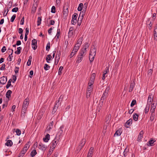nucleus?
<instances>
[{
  "label": "nucleus",
  "instance_id": "9",
  "mask_svg": "<svg viewBox=\"0 0 157 157\" xmlns=\"http://www.w3.org/2000/svg\"><path fill=\"white\" fill-rule=\"evenodd\" d=\"M32 48L34 50H35L37 48V41L36 39H34L32 40Z\"/></svg>",
  "mask_w": 157,
  "mask_h": 157
},
{
  "label": "nucleus",
  "instance_id": "61",
  "mask_svg": "<svg viewBox=\"0 0 157 157\" xmlns=\"http://www.w3.org/2000/svg\"><path fill=\"white\" fill-rule=\"evenodd\" d=\"M6 65L5 64H3L0 68V70H3L5 69Z\"/></svg>",
  "mask_w": 157,
  "mask_h": 157
},
{
  "label": "nucleus",
  "instance_id": "29",
  "mask_svg": "<svg viewBox=\"0 0 157 157\" xmlns=\"http://www.w3.org/2000/svg\"><path fill=\"white\" fill-rule=\"evenodd\" d=\"M6 145L7 146H11L13 145V142L11 140H8L6 143Z\"/></svg>",
  "mask_w": 157,
  "mask_h": 157
},
{
  "label": "nucleus",
  "instance_id": "6",
  "mask_svg": "<svg viewBox=\"0 0 157 157\" xmlns=\"http://www.w3.org/2000/svg\"><path fill=\"white\" fill-rule=\"evenodd\" d=\"M78 16V14L75 13L72 16L71 23L73 25H75L77 22V18Z\"/></svg>",
  "mask_w": 157,
  "mask_h": 157
},
{
  "label": "nucleus",
  "instance_id": "11",
  "mask_svg": "<svg viewBox=\"0 0 157 157\" xmlns=\"http://www.w3.org/2000/svg\"><path fill=\"white\" fill-rule=\"evenodd\" d=\"M29 104V99L26 98L24 101L22 106V108H27Z\"/></svg>",
  "mask_w": 157,
  "mask_h": 157
},
{
  "label": "nucleus",
  "instance_id": "37",
  "mask_svg": "<svg viewBox=\"0 0 157 157\" xmlns=\"http://www.w3.org/2000/svg\"><path fill=\"white\" fill-rule=\"evenodd\" d=\"M63 66H61L59 67V72H58V73H59V75H61L62 74V71L63 70Z\"/></svg>",
  "mask_w": 157,
  "mask_h": 157
},
{
  "label": "nucleus",
  "instance_id": "50",
  "mask_svg": "<svg viewBox=\"0 0 157 157\" xmlns=\"http://www.w3.org/2000/svg\"><path fill=\"white\" fill-rule=\"evenodd\" d=\"M128 151V149L127 148H126L124 151V156H126L127 155V152Z\"/></svg>",
  "mask_w": 157,
  "mask_h": 157
},
{
  "label": "nucleus",
  "instance_id": "39",
  "mask_svg": "<svg viewBox=\"0 0 157 157\" xmlns=\"http://www.w3.org/2000/svg\"><path fill=\"white\" fill-rule=\"evenodd\" d=\"M63 95H60V96L59 97V98L57 101L60 102L61 103V102H62V101H63Z\"/></svg>",
  "mask_w": 157,
  "mask_h": 157
},
{
  "label": "nucleus",
  "instance_id": "32",
  "mask_svg": "<svg viewBox=\"0 0 157 157\" xmlns=\"http://www.w3.org/2000/svg\"><path fill=\"white\" fill-rule=\"evenodd\" d=\"M17 50L15 52V53L17 55L21 53V50L22 49V48L21 47H18L17 48Z\"/></svg>",
  "mask_w": 157,
  "mask_h": 157
},
{
  "label": "nucleus",
  "instance_id": "44",
  "mask_svg": "<svg viewBox=\"0 0 157 157\" xmlns=\"http://www.w3.org/2000/svg\"><path fill=\"white\" fill-rule=\"evenodd\" d=\"M50 43L49 42L47 44V46H46V50L47 51H49V50L50 49Z\"/></svg>",
  "mask_w": 157,
  "mask_h": 157
},
{
  "label": "nucleus",
  "instance_id": "30",
  "mask_svg": "<svg viewBox=\"0 0 157 157\" xmlns=\"http://www.w3.org/2000/svg\"><path fill=\"white\" fill-rule=\"evenodd\" d=\"M11 51L12 52L10 54H9V56L7 58L8 60L9 61H11L12 60V58L13 57L12 54L13 52V49H11Z\"/></svg>",
  "mask_w": 157,
  "mask_h": 157
},
{
  "label": "nucleus",
  "instance_id": "57",
  "mask_svg": "<svg viewBox=\"0 0 157 157\" xmlns=\"http://www.w3.org/2000/svg\"><path fill=\"white\" fill-rule=\"evenodd\" d=\"M60 54L59 53H57L56 55V58H58V62L59 61V59H60Z\"/></svg>",
  "mask_w": 157,
  "mask_h": 157
},
{
  "label": "nucleus",
  "instance_id": "36",
  "mask_svg": "<svg viewBox=\"0 0 157 157\" xmlns=\"http://www.w3.org/2000/svg\"><path fill=\"white\" fill-rule=\"evenodd\" d=\"M138 116L135 113L133 115V119L135 121H136L138 119Z\"/></svg>",
  "mask_w": 157,
  "mask_h": 157
},
{
  "label": "nucleus",
  "instance_id": "56",
  "mask_svg": "<svg viewBox=\"0 0 157 157\" xmlns=\"http://www.w3.org/2000/svg\"><path fill=\"white\" fill-rule=\"evenodd\" d=\"M73 28L72 27H70L69 29V34H70L71 35H72L73 34L72 31H73Z\"/></svg>",
  "mask_w": 157,
  "mask_h": 157
},
{
  "label": "nucleus",
  "instance_id": "52",
  "mask_svg": "<svg viewBox=\"0 0 157 157\" xmlns=\"http://www.w3.org/2000/svg\"><path fill=\"white\" fill-rule=\"evenodd\" d=\"M31 59L32 58L31 57L30 59V57L29 58V59L27 62V64L28 66H29L31 65Z\"/></svg>",
  "mask_w": 157,
  "mask_h": 157
},
{
  "label": "nucleus",
  "instance_id": "19",
  "mask_svg": "<svg viewBox=\"0 0 157 157\" xmlns=\"http://www.w3.org/2000/svg\"><path fill=\"white\" fill-rule=\"evenodd\" d=\"M144 134V132L143 131H141L140 132L139 135L138 137L137 140L140 141L141 139L143 138V136Z\"/></svg>",
  "mask_w": 157,
  "mask_h": 157
},
{
  "label": "nucleus",
  "instance_id": "4",
  "mask_svg": "<svg viewBox=\"0 0 157 157\" xmlns=\"http://www.w3.org/2000/svg\"><path fill=\"white\" fill-rule=\"evenodd\" d=\"M109 89V88L108 87L106 88L105 91L104 92L101 98V100H102V102H103V101L105 100L106 99L107 97L108 96V94Z\"/></svg>",
  "mask_w": 157,
  "mask_h": 157
},
{
  "label": "nucleus",
  "instance_id": "43",
  "mask_svg": "<svg viewBox=\"0 0 157 157\" xmlns=\"http://www.w3.org/2000/svg\"><path fill=\"white\" fill-rule=\"evenodd\" d=\"M155 115L154 114H151L150 117V120L151 121H152L154 119Z\"/></svg>",
  "mask_w": 157,
  "mask_h": 157
},
{
  "label": "nucleus",
  "instance_id": "42",
  "mask_svg": "<svg viewBox=\"0 0 157 157\" xmlns=\"http://www.w3.org/2000/svg\"><path fill=\"white\" fill-rule=\"evenodd\" d=\"M80 46H78V45L75 44L73 48L74 49V50H75V51H78L79 49Z\"/></svg>",
  "mask_w": 157,
  "mask_h": 157
},
{
  "label": "nucleus",
  "instance_id": "21",
  "mask_svg": "<svg viewBox=\"0 0 157 157\" xmlns=\"http://www.w3.org/2000/svg\"><path fill=\"white\" fill-rule=\"evenodd\" d=\"M147 23H149L148 25V28L150 30H151L152 28V23L151 22V21H150V19H148L147 21Z\"/></svg>",
  "mask_w": 157,
  "mask_h": 157
},
{
  "label": "nucleus",
  "instance_id": "45",
  "mask_svg": "<svg viewBox=\"0 0 157 157\" xmlns=\"http://www.w3.org/2000/svg\"><path fill=\"white\" fill-rule=\"evenodd\" d=\"M16 17V14H14L13 15V16L12 17L11 19H10V21L12 22H13L14 20H15V18Z\"/></svg>",
  "mask_w": 157,
  "mask_h": 157
},
{
  "label": "nucleus",
  "instance_id": "35",
  "mask_svg": "<svg viewBox=\"0 0 157 157\" xmlns=\"http://www.w3.org/2000/svg\"><path fill=\"white\" fill-rule=\"evenodd\" d=\"M12 80L11 79H10L9 81H8V82H7V84L6 85V89H8L9 88V87L10 86H11V83L12 82Z\"/></svg>",
  "mask_w": 157,
  "mask_h": 157
},
{
  "label": "nucleus",
  "instance_id": "33",
  "mask_svg": "<svg viewBox=\"0 0 157 157\" xmlns=\"http://www.w3.org/2000/svg\"><path fill=\"white\" fill-rule=\"evenodd\" d=\"M42 20L41 17H38L37 18V26H39L41 23V21Z\"/></svg>",
  "mask_w": 157,
  "mask_h": 157
},
{
  "label": "nucleus",
  "instance_id": "47",
  "mask_svg": "<svg viewBox=\"0 0 157 157\" xmlns=\"http://www.w3.org/2000/svg\"><path fill=\"white\" fill-rule=\"evenodd\" d=\"M51 12L53 13H55L56 12V8L54 6H52L51 9Z\"/></svg>",
  "mask_w": 157,
  "mask_h": 157
},
{
  "label": "nucleus",
  "instance_id": "12",
  "mask_svg": "<svg viewBox=\"0 0 157 157\" xmlns=\"http://www.w3.org/2000/svg\"><path fill=\"white\" fill-rule=\"evenodd\" d=\"M68 13V8L65 6H63V15L64 16L66 17L67 16Z\"/></svg>",
  "mask_w": 157,
  "mask_h": 157
},
{
  "label": "nucleus",
  "instance_id": "51",
  "mask_svg": "<svg viewBox=\"0 0 157 157\" xmlns=\"http://www.w3.org/2000/svg\"><path fill=\"white\" fill-rule=\"evenodd\" d=\"M86 143V140L85 139H82V140L80 141V144L82 145L83 144V146L85 145Z\"/></svg>",
  "mask_w": 157,
  "mask_h": 157
},
{
  "label": "nucleus",
  "instance_id": "55",
  "mask_svg": "<svg viewBox=\"0 0 157 157\" xmlns=\"http://www.w3.org/2000/svg\"><path fill=\"white\" fill-rule=\"evenodd\" d=\"M152 73V69H150L148 71L147 74L148 75H150V76H151V75Z\"/></svg>",
  "mask_w": 157,
  "mask_h": 157
},
{
  "label": "nucleus",
  "instance_id": "7",
  "mask_svg": "<svg viewBox=\"0 0 157 157\" xmlns=\"http://www.w3.org/2000/svg\"><path fill=\"white\" fill-rule=\"evenodd\" d=\"M38 148L40 150L44 151L46 150L47 146L42 143H40L38 145Z\"/></svg>",
  "mask_w": 157,
  "mask_h": 157
},
{
  "label": "nucleus",
  "instance_id": "10",
  "mask_svg": "<svg viewBox=\"0 0 157 157\" xmlns=\"http://www.w3.org/2000/svg\"><path fill=\"white\" fill-rule=\"evenodd\" d=\"M37 1H36L35 2V3H34L33 4V6L32 8V9H31V13H35L37 7Z\"/></svg>",
  "mask_w": 157,
  "mask_h": 157
},
{
  "label": "nucleus",
  "instance_id": "53",
  "mask_svg": "<svg viewBox=\"0 0 157 157\" xmlns=\"http://www.w3.org/2000/svg\"><path fill=\"white\" fill-rule=\"evenodd\" d=\"M95 77V73H93L92 74V75H91L90 79H91L92 80H94Z\"/></svg>",
  "mask_w": 157,
  "mask_h": 157
},
{
  "label": "nucleus",
  "instance_id": "18",
  "mask_svg": "<svg viewBox=\"0 0 157 157\" xmlns=\"http://www.w3.org/2000/svg\"><path fill=\"white\" fill-rule=\"evenodd\" d=\"M62 107L63 106H61V103L56 101L55 103L54 106L53 108H59V107Z\"/></svg>",
  "mask_w": 157,
  "mask_h": 157
},
{
  "label": "nucleus",
  "instance_id": "13",
  "mask_svg": "<svg viewBox=\"0 0 157 157\" xmlns=\"http://www.w3.org/2000/svg\"><path fill=\"white\" fill-rule=\"evenodd\" d=\"M96 51V50L95 48V47L93 46V47H91V49H90V54L92 55H93V56H95Z\"/></svg>",
  "mask_w": 157,
  "mask_h": 157
},
{
  "label": "nucleus",
  "instance_id": "17",
  "mask_svg": "<svg viewBox=\"0 0 157 157\" xmlns=\"http://www.w3.org/2000/svg\"><path fill=\"white\" fill-rule=\"evenodd\" d=\"M109 69L108 67H106L105 69V70L104 71L103 74V76L102 77V79L103 80H104L105 79V74L108 73L109 72Z\"/></svg>",
  "mask_w": 157,
  "mask_h": 157
},
{
  "label": "nucleus",
  "instance_id": "23",
  "mask_svg": "<svg viewBox=\"0 0 157 157\" xmlns=\"http://www.w3.org/2000/svg\"><path fill=\"white\" fill-rule=\"evenodd\" d=\"M81 13H80L78 18V24L79 21H80V24L79 25H81L82 23V20L83 19V16H82V15H81Z\"/></svg>",
  "mask_w": 157,
  "mask_h": 157
},
{
  "label": "nucleus",
  "instance_id": "62",
  "mask_svg": "<svg viewBox=\"0 0 157 157\" xmlns=\"http://www.w3.org/2000/svg\"><path fill=\"white\" fill-rule=\"evenodd\" d=\"M6 50V48L5 46H4L2 49L1 51L2 53L4 52Z\"/></svg>",
  "mask_w": 157,
  "mask_h": 157
},
{
  "label": "nucleus",
  "instance_id": "54",
  "mask_svg": "<svg viewBox=\"0 0 157 157\" xmlns=\"http://www.w3.org/2000/svg\"><path fill=\"white\" fill-rule=\"evenodd\" d=\"M18 7H15L12 10V11L13 12H17L18 11Z\"/></svg>",
  "mask_w": 157,
  "mask_h": 157
},
{
  "label": "nucleus",
  "instance_id": "24",
  "mask_svg": "<svg viewBox=\"0 0 157 157\" xmlns=\"http://www.w3.org/2000/svg\"><path fill=\"white\" fill-rule=\"evenodd\" d=\"M94 83V80L91 79H90L88 83V87L92 88H93V84Z\"/></svg>",
  "mask_w": 157,
  "mask_h": 157
},
{
  "label": "nucleus",
  "instance_id": "48",
  "mask_svg": "<svg viewBox=\"0 0 157 157\" xmlns=\"http://www.w3.org/2000/svg\"><path fill=\"white\" fill-rule=\"evenodd\" d=\"M155 141V140H150L148 142L150 146L153 145V144Z\"/></svg>",
  "mask_w": 157,
  "mask_h": 157
},
{
  "label": "nucleus",
  "instance_id": "63",
  "mask_svg": "<svg viewBox=\"0 0 157 157\" xmlns=\"http://www.w3.org/2000/svg\"><path fill=\"white\" fill-rule=\"evenodd\" d=\"M154 36L155 40H157V33H154Z\"/></svg>",
  "mask_w": 157,
  "mask_h": 157
},
{
  "label": "nucleus",
  "instance_id": "14",
  "mask_svg": "<svg viewBox=\"0 0 157 157\" xmlns=\"http://www.w3.org/2000/svg\"><path fill=\"white\" fill-rule=\"evenodd\" d=\"M7 80V77L5 76H3L0 78V82L2 84H5Z\"/></svg>",
  "mask_w": 157,
  "mask_h": 157
},
{
  "label": "nucleus",
  "instance_id": "64",
  "mask_svg": "<svg viewBox=\"0 0 157 157\" xmlns=\"http://www.w3.org/2000/svg\"><path fill=\"white\" fill-rule=\"evenodd\" d=\"M23 32V30L22 29L20 28L18 29V33L20 34H22Z\"/></svg>",
  "mask_w": 157,
  "mask_h": 157
},
{
  "label": "nucleus",
  "instance_id": "41",
  "mask_svg": "<svg viewBox=\"0 0 157 157\" xmlns=\"http://www.w3.org/2000/svg\"><path fill=\"white\" fill-rule=\"evenodd\" d=\"M16 134L18 136H19L21 135V130L19 129H17L16 130Z\"/></svg>",
  "mask_w": 157,
  "mask_h": 157
},
{
  "label": "nucleus",
  "instance_id": "25",
  "mask_svg": "<svg viewBox=\"0 0 157 157\" xmlns=\"http://www.w3.org/2000/svg\"><path fill=\"white\" fill-rule=\"evenodd\" d=\"M111 116L110 114L108 115L105 119V122H106L107 124L109 123L111 120Z\"/></svg>",
  "mask_w": 157,
  "mask_h": 157
},
{
  "label": "nucleus",
  "instance_id": "28",
  "mask_svg": "<svg viewBox=\"0 0 157 157\" xmlns=\"http://www.w3.org/2000/svg\"><path fill=\"white\" fill-rule=\"evenodd\" d=\"M121 132L122 131L121 130L119 129L116 131L114 135V136H120L121 134Z\"/></svg>",
  "mask_w": 157,
  "mask_h": 157
},
{
  "label": "nucleus",
  "instance_id": "26",
  "mask_svg": "<svg viewBox=\"0 0 157 157\" xmlns=\"http://www.w3.org/2000/svg\"><path fill=\"white\" fill-rule=\"evenodd\" d=\"M29 142H28L25 145L24 148L22 149L24 150H25V151H27V150L28 149L29 147Z\"/></svg>",
  "mask_w": 157,
  "mask_h": 157
},
{
  "label": "nucleus",
  "instance_id": "20",
  "mask_svg": "<svg viewBox=\"0 0 157 157\" xmlns=\"http://www.w3.org/2000/svg\"><path fill=\"white\" fill-rule=\"evenodd\" d=\"M50 136L49 134H47L45 137L43 138L44 141L45 142H47L50 139Z\"/></svg>",
  "mask_w": 157,
  "mask_h": 157
},
{
  "label": "nucleus",
  "instance_id": "27",
  "mask_svg": "<svg viewBox=\"0 0 157 157\" xmlns=\"http://www.w3.org/2000/svg\"><path fill=\"white\" fill-rule=\"evenodd\" d=\"M12 93V91L11 90H8L6 94V97L8 99L11 97V95Z\"/></svg>",
  "mask_w": 157,
  "mask_h": 157
},
{
  "label": "nucleus",
  "instance_id": "22",
  "mask_svg": "<svg viewBox=\"0 0 157 157\" xmlns=\"http://www.w3.org/2000/svg\"><path fill=\"white\" fill-rule=\"evenodd\" d=\"M83 37H80L77 40L76 44L78 45V46H80L83 41Z\"/></svg>",
  "mask_w": 157,
  "mask_h": 157
},
{
  "label": "nucleus",
  "instance_id": "15",
  "mask_svg": "<svg viewBox=\"0 0 157 157\" xmlns=\"http://www.w3.org/2000/svg\"><path fill=\"white\" fill-rule=\"evenodd\" d=\"M135 82L134 81L131 82L128 90L129 92H131L132 91L134 87L135 86Z\"/></svg>",
  "mask_w": 157,
  "mask_h": 157
},
{
  "label": "nucleus",
  "instance_id": "8",
  "mask_svg": "<svg viewBox=\"0 0 157 157\" xmlns=\"http://www.w3.org/2000/svg\"><path fill=\"white\" fill-rule=\"evenodd\" d=\"M92 90L93 88H92L88 87L86 94V97L87 98L90 97Z\"/></svg>",
  "mask_w": 157,
  "mask_h": 157
},
{
  "label": "nucleus",
  "instance_id": "59",
  "mask_svg": "<svg viewBox=\"0 0 157 157\" xmlns=\"http://www.w3.org/2000/svg\"><path fill=\"white\" fill-rule=\"evenodd\" d=\"M24 17H23L21 20L20 24L21 25H23L24 23Z\"/></svg>",
  "mask_w": 157,
  "mask_h": 157
},
{
  "label": "nucleus",
  "instance_id": "31",
  "mask_svg": "<svg viewBox=\"0 0 157 157\" xmlns=\"http://www.w3.org/2000/svg\"><path fill=\"white\" fill-rule=\"evenodd\" d=\"M37 154V152L36 150H33L30 153V155L32 157H34Z\"/></svg>",
  "mask_w": 157,
  "mask_h": 157
},
{
  "label": "nucleus",
  "instance_id": "49",
  "mask_svg": "<svg viewBox=\"0 0 157 157\" xmlns=\"http://www.w3.org/2000/svg\"><path fill=\"white\" fill-rule=\"evenodd\" d=\"M52 128H51L50 127H49L48 126H47V128H46V129L45 131V132L47 133H48L49 132V131Z\"/></svg>",
  "mask_w": 157,
  "mask_h": 157
},
{
  "label": "nucleus",
  "instance_id": "34",
  "mask_svg": "<svg viewBox=\"0 0 157 157\" xmlns=\"http://www.w3.org/2000/svg\"><path fill=\"white\" fill-rule=\"evenodd\" d=\"M94 56H93V55H91L90 54L89 59L91 63L94 60Z\"/></svg>",
  "mask_w": 157,
  "mask_h": 157
},
{
  "label": "nucleus",
  "instance_id": "2",
  "mask_svg": "<svg viewBox=\"0 0 157 157\" xmlns=\"http://www.w3.org/2000/svg\"><path fill=\"white\" fill-rule=\"evenodd\" d=\"M153 97L152 94H149V95L147 103L146 108H156V103L153 101Z\"/></svg>",
  "mask_w": 157,
  "mask_h": 157
},
{
  "label": "nucleus",
  "instance_id": "3",
  "mask_svg": "<svg viewBox=\"0 0 157 157\" xmlns=\"http://www.w3.org/2000/svg\"><path fill=\"white\" fill-rule=\"evenodd\" d=\"M86 54L83 53L82 52L80 51L77 57L76 62L78 63L81 62L83 59V57Z\"/></svg>",
  "mask_w": 157,
  "mask_h": 157
},
{
  "label": "nucleus",
  "instance_id": "40",
  "mask_svg": "<svg viewBox=\"0 0 157 157\" xmlns=\"http://www.w3.org/2000/svg\"><path fill=\"white\" fill-rule=\"evenodd\" d=\"M60 35V29H58L56 37V40L59 38V37Z\"/></svg>",
  "mask_w": 157,
  "mask_h": 157
},
{
  "label": "nucleus",
  "instance_id": "38",
  "mask_svg": "<svg viewBox=\"0 0 157 157\" xmlns=\"http://www.w3.org/2000/svg\"><path fill=\"white\" fill-rule=\"evenodd\" d=\"M50 68V66L47 64H44V69L45 71L49 70Z\"/></svg>",
  "mask_w": 157,
  "mask_h": 157
},
{
  "label": "nucleus",
  "instance_id": "60",
  "mask_svg": "<svg viewBox=\"0 0 157 157\" xmlns=\"http://www.w3.org/2000/svg\"><path fill=\"white\" fill-rule=\"evenodd\" d=\"M94 149V148L93 147H90L88 152L93 154V152Z\"/></svg>",
  "mask_w": 157,
  "mask_h": 157
},
{
  "label": "nucleus",
  "instance_id": "5",
  "mask_svg": "<svg viewBox=\"0 0 157 157\" xmlns=\"http://www.w3.org/2000/svg\"><path fill=\"white\" fill-rule=\"evenodd\" d=\"M89 46V44L88 43H86L83 48H82L80 51L82 52L83 53L86 54L87 51L86 49L88 48Z\"/></svg>",
  "mask_w": 157,
  "mask_h": 157
},
{
  "label": "nucleus",
  "instance_id": "46",
  "mask_svg": "<svg viewBox=\"0 0 157 157\" xmlns=\"http://www.w3.org/2000/svg\"><path fill=\"white\" fill-rule=\"evenodd\" d=\"M136 101L135 100H133L131 104V106L133 107L136 103Z\"/></svg>",
  "mask_w": 157,
  "mask_h": 157
},
{
  "label": "nucleus",
  "instance_id": "1",
  "mask_svg": "<svg viewBox=\"0 0 157 157\" xmlns=\"http://www.w3.org/2000/svg\"><path fill=\"white\" fill-rule=\"evenodd\" d=\"M64 127L63 126H60L59 130L56 135L55 138L51 143L50 148L52 149V151L54 150L59 142L61 134L63 132L62 129Z\"/></svg>",
  "mask_w": 157,
  "mask_h": 157
},
{
  "label": "nucleus",
  "instance_id": "16",
  "mask_svg": "<svg viewBox=\"0 0 157 157\" xmlns=\"http://www.w3.org/2000/svg\"><path fill=\"white\" fill-rule=\"evenodd\" d=\"M132 119H130L127 121L125 124V125L126 128H128L132 124Z\"/></svg>",
  "mask_w": 157,
  "mask_h": 157
},
{
  "label": "nucleus",
  "instance_id": "58",
  "mask_svg": "<svg viewBox=\"0 0 157 157\" xmlns=\"http://www.w3.org/2000/svg\"><path fill=\"white\" fill-rule=\"evenodd\" d=\"M33 70H31V71H30L29 72L30 75H29V76L30 78H32V77H33Z\"/></svg>",
  "mask_w": 157,
  "mask_h": 157
}]
</instances>
